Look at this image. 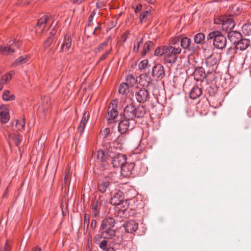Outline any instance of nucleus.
<instances>
[{
	"instance_id": "ddd939ff",
	"label": "nucleus",
	"mask_w": 251,
	"mask_h": 251,
	"mask_svg": "<svg viewBox=\"0 0 251 251\" xmlns=\"http://www.w3.org/2000/svg\"><path fill=\"white\" fill-rule=\"evenodd\" d=\"M110 201L111 204L114 205H121L124 203H126V201H124L123 193L121 191L114 193Z\"/></svg>"
},
{
	"instance_id": "13d9d810",
	"label": "nucleus",
	"mask_w": 251,
	"mask_h": 251,
	"mask_svg": "<svg viewBox=\"0 0 251 251\" xmlns=\"http://www.w3.org/2000/svg\"><path fill=\"white\" fill-rule=\"evenodd\" d=\"M179 40L178 38H175V39H173L172 41H171V44L173 45H175L176 44H178L179 43Z\"/></svg>"
},
{
	"instance_id": "864d4df0",
	"label": "nucleus",
	"mask_w": 251,
	"mask_h": 251,
	"mask_svg": "<svg viewBox=\"0 0 251 251\" xmlns=\"http://www.w3.org/2000/svg\"><path fill=\"white\" fill-rule=\"evenodd\" d=\"M10 250H11V248H10V244L8 242H6L5 244L3 251H10Z\"/></svg>"
},
{
	"instance_id": "37998d69",
	"label": "nucleus",
	"mask_w": 251,
	"mask_h": 251,
	"mask_svg": "<svg viewBox=\"0 0 251 251\" xmlns=\"http://www.w3.org/2000/svg\"><path fill=\"white\" fill-rule=\"evenodd\" d=\"M103 238L102 236V234L100 233V234H97L95 236L94 238V241L95 243L99 244L102 240L101 239Z\"/></svg>"
},
{
	"instance_id": "412c9836",
	"label": "nucleus",
	"mask_w": 251,
	"mask_h": 251,
	"mask_svg": "<svg viewBox=\"0 0 251 251\" xmlns=\"http://www.w3.org/2000/svg\"><path fill=\"white\" fill-rule=\"evenodd\" d=\"M250 40L246 39H240L236 44V50H245L250 45Z\"/></svg>"
},
{
	"instance_id": "bf43d9fd",
	"label": "nucleus",
	"mask_w": 251,
	"mask_h": 251,
	"mask_svg": "<svg viewBox=\"0 0 251 251\" xmlns=\"http://www.w3.org/2000/svg\"><path fill=\"white\" fill-rule=\"evenodd\" d=\"M32 251H42L41 248L39 247H35L32 249Z\"/></svg>"
},
{
	"instance_id": "79ce46f5",
	"label": "nucleus",
	"mask_w": 251,
	"mask_h": 251,
	"mask_svg": "<svg viewBox=\"0 0 251 251\" xmlns=\"http://www.w3.org/2000/svg\"><path fill=\"white\" fill-rule=\"evenodd\" d=\"M110 39V37H109L105 41V42H104L103 43H102L99 46L98 48H97V50L99 51H100V50H102L104 48V47L107 45L108 42Z\"/></svg>"
},
{
	"instance_id": "8fccbe9b",
	"label": "nucleus",
	"mask_w": 251,
	"mask_h": 251,
	"mask_svg": "<svg viewBox=\"0 0 251 251\" xmlns=\"http://www.w3.org/2000/svg\"><path fill=\"white\" fill-rule=\"evenodd\" d=\"M128 34H129L128 32H126L125 33H124V34H122V35L121 36V38L123 41V42H125L126 41V39L128 37Z\"/></svg>"
},
{
	"instance_id": "1a4fd4ad",
	"label": "nucleus",
	"mask_w": 251,
	"mask_h": 251,
	"mask_svg": "<svg viewBox=\"0 0 251 251\" xmlns=\"http://www.w3.org/2000/svg\"><path fill=\"white\" fill-rule=\"evenodd\" d=\"M152 76L157 80H161L165 75L164 67L160 64H156L152 69Z\"/></svg>"
},
{
	"instance_id": "aec40b11",
	"label": "nucleus",
	"mask_w": 251,
	"mask_h": 251,
	"mask_svg": "<svg viewBox=\"0 0 251 251\" xmlns=\"http://www.w3.org/2000/svg\"><path fill=\"white\" fill-rule=\"evenodd\" d=\"M115 224V220L113 218H105L102 220L100 228L114 227Z\"/></svg>"
},
{
	"instance_id": "2eb2a0df",
	"label": "nucleus",
	"mask_w": 251,
	"mask_h": 251,
	"mask_svg": "<svg viewBox=\"0 0 251 251\" xmlns=\"http://www.w3.org/2000/svg\"><path fill=\"white\" fill-rule=\"evenodd\" d=\"M133 163H125L124 165L121 168V173L124 177H128L132 174L134 167Z\"/></svg>"
},
{
	"instance_id": "49530a36",
	"label": "nucleus",
	"mask_w": 251,
	"mask_h": 251,
	"mask_svg": "<svg viewBox=\"0 0 251 251\" xmlns=\"http://www.w3.org/2000/svg\"><path fill=\"white\" fill-rule=\"evenodd\" d=\"M96 14V10H94L93 12H92L88 18V23L89 25H90V23L93 21L94 16H95Z\"/></svg>"
},
{
	"instance_id": "4d7b16f0",
	"label": "nucleus",
	"mask_w": 251,
	"mask_h": 251,
	"mask_svg": "<svg viewBox=\"0 0 251 251\" xmlns=\"http://www.w3.org/2000/svg\"><path fill=\"white\" fill-rule=\"evenodd\" d=\"M100 31V28L99 26H98L95 27V30L93 32V34L97 35Z\"/></svg>"
},
{
	"instance_id": "3c124183",
	"label": "nucleus",
	"mask_w": 251,
	"mask_h": 251,
	"mask_svg": "<svg viewBox=\"0 0 251 251\" xmlns=\"http://www.w3.org/2000/svg\"><path fill=\"white\" fill-rule=\"evenodd\" d=\"M69 169H68L65 171V174L64 179V183L65 184H67V181L69 178Z\"/></svg>"
},
{
	"instance_id": "cd10ccee",
	"label": "nucleus",
	"mask_w": 251,
	"mask_h": 251,
	"mask_svg": "<svg viewBox=\"0 0 251 251\" xmlns=\"http://www.w3.org/2000/svg\"><path fill=\"white\" fill-rule=\"evenodd\" d=\"M14 74V72L13 71H11L3 75L1 78L0 83L5 84L9 82L12 78Z\"/></svg>"
},
{
	"instance_id": "f03ea898",
	"label": "nucleus",
	"mask_w": 251,
	"mask_h": 251,
	"mask_svg": "<svg viewBox=\"0 0 251 251\" xmlns=\"http://www.w3.org/2000/svg\"><path fill=\"white\" fill-rule=\"evenodd\" d=\"M146 113V109L143 106L136 107L133 103L127 104L124 109V118L131 122H135V118H142Z\"/></svg>"
},
{
	"instance_id": "2f4dec72",
	"label": "nucleus",
	"mask_w": 251,
	"mask_h": 251,
	"mask_svg": "<svg viewBox=\"0 0 251 251\" xmlns=\"http://www.w3.org/2000/svg\"><path fill=\"white\" fill-rule=\"evenodd\" d=\"M2 97L4 101L12 100L15 99V96L8 90H5L3 92Z\"/></svg>"
},
{
	"instance_id": "c9c22d12",
	"label": "nucleus",
	"mask_w": 251,
	"mask_h": 251,
	"mask_svg": "<svg viewBox=\"0 0 251 251\" xmlns=\"http://www.w3.org/2000/svg\"><path fill=\"white\" fill-rule=\"evenodd\" d=\"M25 125V119L17 120L16 123V127L18 130H21L24 129Z\"/></svg>"
},
{
	"instance_id": "6ab92c4d",
	"label": "nucleus",
	"mask_w": 251,
	"mask_h": 251,
	"mask_svg": "<svg viewBox=\"0 0 251 251\" xmlns=\"http://www.w3.org/2000/svg\"><path fill=\"white\" fill-rule=\"evenodd\" d=\"M242 38V34L236 31H230L228 32V38L233 44H236Z\"/></svg>"
},
{
	"instance_id": "4c0bfd02",
	"label": "nucleus",
	"mask_w": 251,
	"mask_h": 251,
	"mask_svg": "<svg viewBox=\"0 0 251 251\" xmlns=\"http://www.w3.org/2000/svg\"><path fill=\"white\" fill-rule=\"evenodd\" d=\"M143 39L142 38L140 39L139 41H137L136 44H135L134 47L133 48V51L134 52H138L139 51V48L140 45L143 44Z\"/></svg>"
},
{
	"instance_id": "7ed1b4c3",
	"label": "nucleus",
	"mask_w": 251,
	"mask_h": 251,
	"mask_svg": "<svg viewBox=\"0 0 251 251\" xmlns=\"http://www.w3.org/2000/svg\"><path fill=\"white\" fill-rule=\"evenodd\" d=\"M115 175V173H111L108 176H106L103 179L98 181V189L100 192L104 193L108 191L111 193V196L113 195V192L111 189L113 185L112 177Z\"/></svg>"
},
{
	"instance_id": "0e129e2a",
	"label": "nucleus",
	"mask_w": 251,
	"mask_h": 251,
	"mask_svg": "<svg viewBox=\"0 0 251 251\" xmlns=\"http://www.w3.org/2000/svg\"><path fill=\"white\" fill-rule=\"evenodd\" d=\"M149 3H152L155 1V0H147Z\"/></svg>"
},
{
	"instance_id": "58836bf2",
	"label": "nucleus",
	"mask_w": 251,
	"mask_h": 251,
	"mask_svg": "<svg viewBox=\"0 0 251 251\" xmlns=\"http://www.w3.org/2000/svg\"><path fill=\"white\" fill-rule=\"evenodd\" d=\"M148 60L147 59L144 60L142 61L139 64V68L140 69L143 70L145 69L148 64Z\"/></svg>"
},
{
	"instance_id": "b1692460",
	"label": "nucleus",
	"mask_w": 251,
	"mask_h": 251,
	"mask_svg": "<svg viewBox=\"0 0 251 251\" xmlns=\"http://www.w3.org/2000/svg\"><path fill=\"white\" fill-rule=\"evenodd\" d=\"M86 113H84L82 120L80 123L79 126L77 128V131L80 133H82L83 132L88 120V116H86Z\"/></svg>"
},
{
	"instance_id": "dca6fc26",
	"label": "nucleus",
	"mask_w": 251,
	"mask_h": 251,
	"mask_svg": "<svg viewBox=\"0 0 251 251\" xmlns=\"http://www.w3.org/2000/svg\"><path fill=\"white\" fill-rule=\"evenodd\" d=\"M10 119L9 109L6 105L0 106V121L3 123H6Z\"/></svg>"
},
{
	"instance_id": "423d86ee",
	"label": "nucleus",
	"mask_w": 251,
	"mask_h": 251,
	"mask_svg": "<svg viewBox=\"0 0 251 251\" xmlns=\"http://www.w3.org/2000/svg\"><path fill=\"white\" fill-rule=\"evenodd\" d=\"M117 108V101L114 100L109 104L106 115V118L108 123H113L116 121L119 114Z\"/></svg>"
},
{
	"instance_id": "e2e57ef3",
	"label": "nucleus",
	"mask_w": 251,
	"mask_h": 251,
	"mask_svg": "<svg viewBox=\"0 0 251 251\" xmlns=\"http://www.w3.org/2000/svg\"><path fill=\"white\" fill-rule=\"evenodd\" d=\"M71 1H72L73 3H76V2H79V1L80 0H70Z\"/></svg>"
},
{
	"instance_id": "774afa93",
	"label": "nucleus",
	"mask_w": 251,
	"mask_h": 251,
	"mask_svg": "<svg viewBox=\"0 0 251 251\" xmlns=\"http://www.w3.org/2000/svg\"><path fill=\"white\" fill-rule=\"evenodd\" d=\"M236 8V7L235 6V7H233L232 8V10H233V11H234V10H235V9Z\"/></svg>"
},
{
	"instance_id": "ea45409f",
	"label": "nucleus",
	"mask_w": 251,
	"mask_h": 251,
	"mask_svg": "<svg viewBox=\"0 0 251 251\" xmlns=\"http://www.w3.org/2000/svg\"><path fill=\"white\" fill-rule=\"evenodd\" d=\"M108 242L107 240L103 239L100 243V248L103 250H105L107 249Z\"/></svg>"
},
{
	"instance_id": "f704fd0d",
	"label": "nucleus",
	"mask_w": 251,
	"mask_h": 251,
	"mask_svg": "<svg viewBox=\"0 0 251 251\" xmlns=\"http://www.w3.org/2000/svg\"><path fill=\"white\" fill-rule=\"evenodd\" d=\"M168 46H163L157 48L154 51V55L156 56L164 55L166 50Z\"/></svg>"
},
{
	"instance_id": "9d476101",
	"label": "nucleus",
	"mask_w": 251,
	"mask_h": 251,
	"mask_svg": "<svg viewBox=\"0 0 251 251\" xmlns=\"http://www.w3.org/2000/svg\"><path fill=\"white\" fill-rule=\"evenodd\" d=\"M135 124V122H131L125 119L121 121L118 125V131L121 134L126 133L129 129H132Z\"/></svg>"
},
{
	"instance_id": "a18cd8bd",
	"label": "nucleus",
	"mask_w": 251,
	"mask_h": 251,
	"mask_svg": "<svg viewBox=\"0 0 251 251\" xmlns=\"http://www.w3.org/2000/svg\"><path fill=\"white\" fill-rule=\"evenodd\" d=\"M206 63H208V64H211V65H214V64H216V63H217V60L211 56L210 57H208L206 60Z\"/></svg>"
},
{
	"instance_id": "39448f33",
	"label": "nucleus",
	"mask_w": 251,
	"mask_h": 251,
	"mask_svg": "<svg viewBox=\"0 0 251 251\" xmlns=\"http://www.w3.org/2000/svg\"><path fill=\"white\" fill-rule=\"evenodd\" d=\"M181 49L179 48L168 46L164 55V61L170 64L174 63L177 59V55L181 53Z\"/></svg>"
},
{
	"instance_id": "603ef678",
	"label": "nucleus",
	"mask_w": 251,
	"mask_h": 251,
	"mask_svg": "<svg viewBox=\"0 0 251 251\" xmlns=\"http://www.w3.org/2000/svg\"><path fill=\"white\" fill-rule=\"evenodd\" d=\"M142 9V5L141 4H138L135 9V12L137 13L140 12Z\"/></svg>"
},
{
	"instance_id": "4be33fe9",
	"label": "nucleus",
	"mask_w": 251,
	"mask_h": 251,
	"mask_svg": "<svg viewBox=\"0 0 251 251\" xmlns=\"http://www.w3.org/2000/svg\"><path fill=\"white\" fill-rule=\"evenodd\" d=\"M72 45V39L70 36H65L61 46V51L66 52L71 48Z\"/></svg>"
},
{
	"instance_id": "7c9ffc66",
	"label": "nucleus",
	"mask_w": 251,
	"mask_h": 251,
	"mask_svg": "<svg viewBox=\"0 0 251 251\" xmlns=\"http://www.w3.org/2000/svg\"><path fill=\"white\" fill-rule=\"evenodd\" d=\"M130 87L127 85L125 82L122 83L119 88V93L124 95L127 94L129 92V88Z\"/></svg>"
},
{
	"instance_id": "c85d7f7f",
	"label": "nucleus",
	"mask_w": 251,
	"mask_h": 251,
	"mask_svg": "<svg viewBox=\"0 0 251 251\" xmlns=\"http://www.w3.org/2000/svg\"><path fill=\"white\" fill-rule=\"evenodd\" d=\"M153 46V44L151 41H149L146 42L144 45L143 49L141 53L142 55L145 56Z\"/></svg>"
},
{
	"instance_id": "f8f14e48",
	"label": "nucleus",
	"mask_w": 251,
	"mask_h": 251,
	"mask_svg": "<svg viewBox=\"0 0 251 251\" xmlns=\"http://www.w3.org/2000/svg\"><path fill=\"white\" fill-rule=\"evenodd\" d=\"M126 157L122 154H118L112 160V164L114 168H121L126 162Z\"/></svg>"
},
{
	"instance_id": "6e6552de",
	"label": "nucleus",
	"mask_w": 251,
	"mask_h": 251,
	"mask_svg": "<svg viewBox=\"0 0 251 251\" xmlns=\"http://www.w3.org/2000/svg\"><path fill=\"white\" fill-rule=\"evenodd\" d=\"M105 201L102 199L101 197L98 199L96 198L92 201L91 208L92 210V214L95 217L99 214L100 210L105 206Z\"/></svg>"
},
{
	"instance_id": "393cba45",
	"label": "nucleus",
	"mask_w": 251,
	"mask_h": 251,
	"mask_svg": "<svg viewBox=\"0 0 251 251\" xmlns=\"http://www.w3.org/2000/svg\"><path fill=\"white\" fill-rule=\"evenodd\" d=\"M29 58V56L27 55L21 56L15 61L13 63V65L17 66L25 64L28 61Z\"/></svg>"
},
{
	"instance_id": "c03bdc74",
	"label": "nucleus",
	"mask_w": 251,
	"mask_h": 251,
	"mask_svg": "<svg viewBox=\"0 0 251 251\" xmlns=\"http://www.w3.org/2000/svg\"><path fill=\"white\" fill-rule=\"evenodd\" d=\"M89 221H90V216L87 214H84V226H86L87 227H88L89 225Z\"/></svg>"
},
{
	"instance_id": "72a5a7b5",
	"label": "nucleus",
	"mask_w": 251,
	"mask_h": 251,
	"mask_svg": "<svg viewBox=\"0 0 251 251\" xmlns=\"http://www.w3.org/2000/svg\"><path fill=\"white\" fill-rule=\"evenodd\" d=\"M180 42L181 47L184 49H186L190 46L191 41L187 37H184L181 39Z\"/></svg>"
},
{
	"instance_id": "bb28decb",
	"label": "nucleus",
	"mask_w": 251,
	"mask_h": 251,
	"mask_svg": "<svg viewBox=\"0 0 251 251\" xmlns=\"http://www.w3.org/2000/svg\"><path fill=\"white\" fill-rule=\"evenodd\" d=\"M205 39V35L202 33H197L194 38V42L196 44L201 45L204 43Z\"/></svg>"
},
{
	"instance_id": "09e8293b",
	"label": "nucleus",
	"mask_w": 251,
	"mask_h": 251,
	"mask_svg": "<svg viewBox=\"0 0 251 251\" xmlns=\"http://www.w3.org/2000/svg\"><path fill=\"white\" fill-rule=\"evenodd\" d=\"M110 130L109 128H105L102 131H101V134L104 138H105L110 133Z\"/></svg>"
},
{
	"instance_id": "f257e3e1",
	"label": "nucleus",
	"mask_w": 251,
	"mask_h": 251,
	"mask_svg": "<svg viewBox=\"0 0 251 251\" xmlns=\"http://www.w3.org/2000/svg\"><path fill=\"white\" fill-rule=\"evenodd\" d=\"M57 23L58 22L55 23L51 16L49 15H44L38 20L35 27L36 32L43 31L47 24H50V26L48 29V31L50 35L44 43L45 49L49 48L52 44L53 39L52 36L55 35L56 32V25Z\"/></svg>"
},
{
	"instance_id": "0eeeda50",
	"label": "nucleus",
	"mask_w": 251,
	"mask_h": 251,
	"mask_svg": "<svg viewBox=\"0 0 251 251\" xmlns=\"http://www.w3.org/2000/svg\"><path fill=\"white\" fill-rule=\"evenodd\" d=\"M21 43L19 41H10L7 46L3 45L0 47V52L4 55L11 54L16 49H19Z\"/></svg>"
},
{
	"instance_id": "680f3d73",
	"label": "nucleus",
	"mask_w": 251,
	"mask_h": 251,
	"mask_svg": "<svg viewBox=\"0 0 251 251\" xmlns=\"http://www.w3.org/2000/svg\"><path fill=\"white\" fill-rule=\"evenodd\" d=\"M7 194H8V190H7V189H6L5 190L4 193L3 195V198H4L7 197Z\"/></svg>"
},
{
	"instance_id": "338daca9",
	"label": "nucleus",
	"mask_w": 251,
	"mask_h": 251,
	"mask_svg": "<svg viewBox=\"0 0 251 251\" xmlns=\"http://www.w3.org/2000/svg\"><path fill=\"white\" fill-rule=\"evenodd\" d=\"M113 249L112 248V249H108V250H107L106 251H113Z\"/></svg>"
},
{
	"instance_id": "c756f323",
	"label": "nucleus",
	"mask_w": 251,
	"mask_h": 251,
	"mask_svg": "<svg viewBox=\"0 0 251 251\" xmlns=\"http://www.w3.org/2000/svg\"><path fill=\"white\" fill-rule=\"evenodd\" d=\"M150 14L151 11L150 10H146L141 12L139 16L140 23L146 22Z\"/></svg>"
},
{
	"instance_id": "a211bd4d",
	"label": "nucleus",
	"mask_w": 251,
	"mask_h": 251,
	"mask_svg": "<svg viewBox=\"0 0 251 251\" xmlns=\"http://www.w3.org/2000/svg\"><path fill=\"white\" fill-rule=\"evenodd\" d=\"M100 232L103 239H111L116 233L114 227L100 228Z\"/></svg>"
},
{
	"instance_id": "5fc2aeb1",
	"label": "nucleus",
	"mask_w": 251,
	"mask_h": 251,
	"mask_svg": "<svg viewBox=\"0 0 251 251\" xmlns=\"http://www.w3.org/2000/svg\"><path fill=\"white\" fill-rule=\"evenodd\" d=\"M14 140L16 145L18 146L21 142L20 137L19 136H15L14 137Z\"/></svg>"
},
{
	"instance_id": "6e6d98bb",
	"label": "nucleus",
	"mask_w": 251,
	"mask_h": 251,
	"mask_svg": "<svg viewBox=\"0 0 251 251\" xmlns=\"http://www.w3.org/2000/svg\"><path fill=\"white\" fill-rule=\"evenodd\" d=\"M91 226L93 229H95L97 226V221L96 220H92L91 221Z\"/></svg>"
},
{
	"instance_id": "a878e982",
	"label": "nucleus",
	"mask_w": 251,
	"mask_h": 251,
	"mask_svg": "<svg viewBox=\"0 0 251 251\" xmlns=\"http://www.w3.org/2000/svg\"><path fill=\"white\" fill-rule=\"evenodd\" d=\"M126 82L130 87H133L135 84L137 83V80L132 75H128L126 76Z\"/></svg>"
},
{
	"instance_id": "473e14b6",
	"label": "nucleus",
	"mask_w": 251,
	"mask_h": 251,
	"mask_svg": "<svg viewBox=\"0 0 251 251\" xmlns=\"http://www.w3.org/2000/svg\"><path fill=\"white\" fill-rule=\"evenodd\" d=\"M242 32L245 35H251V23L244 24L242 26Z\"/></svg>"
},
{
	"instance_id": "69168bd1",
	"label": "nucleus",
	"mask_w": 251,
	"mask_h": 251,
	"mask_svg": "<svg viewBox=\"0 0 251 251\" xmlns=\"http://www.w3.org/2000/svg\"><path fill=\"white\" fill-rule=\"evenodd\" d=\"M100 1H99L97 3V5L98 7H100L101 6V5H100Z\"/></svg>"
},
{
	"instance_id": "e433bc0d",
	"label": "nucleus",
	"mask_w": 251,
	"mask_h": 251,
	"mask_svg": "<svg viewBox=\"0 0 251 251\" xmlns=\"http://www.w3.org/2000/svg\"><path fill=\"white\" fill-rule=\"evenodd\" d=\"M97 158L100 161H104L105 159V155L103 150H99L97 152Z\"/></svg>"
},
{
	"instance_id": "f3484780",
	"label": "nucleus",
	"mask_w": 251,
	"mask_h": 251,
	"mask_svg": "<svg viewBox=\"0 0 251 251\" xmlns=\"http://www.w3.org/2000/svg\"><path fill=\"white\" fill-rule=\"evenodd\" d=\"M125 230L127 233L135 232L138 227V224L133 220L126 221L124 225Z\"/></svg>"
},
{
	"instance_id": "5701e85b",
	"label": "nucleus",
	"mask_w": 251,
	"mask_h": 251,
	"mask_svg": "<svg viewBox=\"0 0 251 251\" xmlns=\"http://www.w3.org/2000/svg\"><path fill=\"white\" fill-rule=\"evenodd\" d=\"M202 94L201 89L198 86L194 87L190 92V98L193 100L196 99Z\"/></svg>"
},
{
	"instance_id": "de8ad7c7",
	"label": "nucleus",
	"mask_w": 251,
	"mask_h": 251,
	"mask_svg": "<svg viewBox=\"0 0 251 251\" xmlns=\"http://www.w3.org/2000/svg\"><path fill=\"white\" fill-rule=\"evenodd\" d=\"M111 50V49H110L109 50H107L100 57L99 61L105 60L109 55V54L110 53V51Z\"/></svg>"
},
{
	"instance_id": "052dcab7",
	"label": "nucleus",
	"mask_w": 251,
	"mask_h": 251,
	"mask_svg": "<svg viewBox=\"0 0 251 251\" xmlns=\"http://www.w3.org/2000/svg\"><path fill=\"white\" fill-rule=\"evenodd\" d=\"M203 68L201 67L198 68L196 70V72L198 71L201 74L203 73Z\"/></svg>"
},
{
	"instance_id": "4468645a",
	"label": "nucleus",
	"mask_w": 251,
	"mask_h": 251,
	"mask_svg": "<svg viewBox=\"0 0 251 251\" xmlns=\"http://www.w3.org/2000/svg\"><path fill=\"white\" fill-rule=\"evenodd\" d=\"M235 25V22L231 16H225L222 28L226 32H229L234 28Z\"/></svg>"
},
{
	"instance_id": "a19ab883",
	"label": "nucleus",
	"mask_w": 251,
	"mask_h": 251,
	"mask_svg": "<svg viewBox=\"0 0 251 251\" xmlns=\"http://www.w3.org/2000/svg\"><path fill=\"white\" fill-rule=\"evenodd\" d=\"M225 19V17H217L215 18L214 19V23L217 25H222V26L223 25V23L224 21V20Z\"/></svg>"
},
{
	"instance_id": "9b49d317",
	"label": "nucleus",
	"mask_w": 251,
	"mask_h": 251,
	"mask_svg": "<svg viewBox=\"0 0 251 251\" xmlns=\"http://www.w3.org/2000/svg\"><path fill=\"white\" fill-rule=\"evenodd\" d=\"M135 96L137 100L140 103H144L150 99L149 92L145 88L140 89L136 92Z\"/></svg>"
},
{
	"instance_id": "20e7f679",
	"label": "nucleus",
	"mask_w": 251,
	"mask_h": 251,
	"mask_svg": "<svg viewBox=\"0 0 251 251\" xmlns=\"http://www.w3.org/2000/svg\"><path fill=\"white\" fill-rule=\"evenodd\" d=\"M207 38L208 40H213V45L217 49L222 50L226 46V39L219 31H214L209 33Z\"/></svg>"
}]
</instances>
